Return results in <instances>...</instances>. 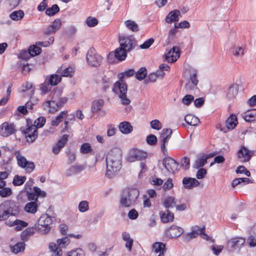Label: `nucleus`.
I'll return each instance as SVG.
<instances>
[{"mask_svg":"<svg viewBox=\"0 0 256 256\" xmlns=\"http://www.w3.org/2000/svg\"><path fill=\"white\" fill-rule=\"evenodd\" d=\"M136 73L134 69H130L118 74L119 80L116 82L112 88V92L118 96L121 103L124 105H128L130 103V100L127 98L126 94L128 86L124 80L126 77L129 78L133 76Z\"/></svg>","mask_w":256,"mask_h":256,"instance_id":"obj_1","label":"nucleus"},{"mask_svg":"<svg viewBox=\"0 0 256 256\" xmlns=\"http://www.w3.org/2000/svg\"><path fill=\"white\" fill-rule=\"evenodd\" d=\"M112 152L109 153L106 158V175L110 178L116 176L121 168L120 154H118L116 156H114Z\"/></svg>","mask_w":256,"mask_h":256,"instance_id":"obj_2","label":"nucleus"},{"mask_svg":"<svg viewBox=\"0 0 256 256\" xmlns=\"http://www.w3.org/2000/svg\"><path fill=\"white\" fill-rule=\"evenodd\" d=\"M19 213L18 206L13 200H6L0 204V222L7 220L10 216Z\"/></svg>","mask_w":256,"mask_h":256,"instance_id":"obj_3","label":"nucleus"},{"mask_svg":"<svg viewBox=\"0 0 256 256\" xmlns=\"http://www.w3.org/2000/svg\"><path fill=\"white\" fill-rule=\"evenodd\" d=\"M138 196L139 191L136 188L124 190L120 200V207L129 208L134 206Z\"/></svg>","mask_w":256,"mask_h":256,"instance_id":"obj_4","label":"nucleus"},{"mask_svg":"<svg viewBox=\"0 0 256 256\" xmlns=\"http://www.w3.org/2000/svg\"><path fill=\"white\" fill-rule=\"evenodd\" d=\"M198 236H200L203 239L208 240V236L205 234V227L204 226L202 227L198 226H193L192 228V232L184 236V240L187 242H190L191 240L197 238Z\"/></svg>","mask_w":256,"mask_h":256,"instance_id":"obj_5","label":"nucleus"},{"mask_svg":"<svg viewBox=\"0 0 256 256\" xmlns=\"http://www.w3.org/2000/svg\"><path fill=\"white\" fill-rule=\"evenodd\" d=\"M246 242L242 237H234L228 240L226 248L229 252H238Z\"/></svg>","mask_w":256,"mask_h":256,"instance_id":"obj_6","label":"nucleus"},{"mask_svg":"<svg viewBox=\"0 0 256 256\" xmlns=\"http://www.w3.org/2000/svg\"><path fill=\"white\" fill-rule=\"evenodd\" d=\"M119 42L120 46H122L127 52L134 49L137 46V42L133 36H120Z\"/></svg>","mask_w":256,"mask_h":256,"instance_id":"obj_7","label":"nucleus"},{"mask_svg":"<svg viewBox=\"0 0 256 256\" xmlns=\"http://www.w3.org/2000/svg\"><path fill=\"white\" fill-rule=\"evenodd\" d=\"M15 156L19 166L24 168L28 172H30L34 170V164L33 162L28 161L26 158L22 156L20 152H16Z\"/></svg>","mask_w":256,"mask_h":256,"instance_id":"obj_8","label":"nucleus"},{"mask_svg":"<svg viewBox=\"0 0 256 256\" xmlns=\"http://www.w3.org/2000/svg\"><path fill=\"white\" fill-rule=\"evenodd\" d=\"M102 59V58L98 54L94 48L90 49L87 52V62L92 66H99L101 64Z\"/></svg>","mask_w":256,"mask_h":256,"instance_id":"obj_9","label":"nucleus"},{"mask_svg":"<svg viewBox=\"0 0 256 256\" xmlns=\"http://www.w3.org/2000/svg\"><path fill=\"white\" fill-rule=\"evenodd\" d=\"M26 196L29 200H34L38 202V198H45L46 196V193L44 190H42L39 188L34 186L32 189L26 190Z\"/></svg>","mask_w":256,"mask_h":256,"instance_id":"obj_10","label":"nucleus"},{"mask_svg":"<svg viewBox=\"0 0 256 256\" xmlns=\"http://www.w3.org/2000/svg\"><path fill=\"white\" fill-rule=\"evenodd\" d=\"M162 164L168 172L172 174H174L178 171L179 166L178 163L169 156L166 157L163 159Z\"/></svg>","mask_w":256,"mask_h":256,"instance_id":"obj_11","label":"nucleus"},{"mask_svg":"<svg viewBox=\"0 0 256 256\" xmlns=\"http://www.w3.org/2000/svg\"><path fill=\"white\" fill-rule=\"evenodd\" d=\"M16 131L13 124L7 122L2 123L0 126V135L4 137L8 136Z\"/></svg>","mask_w":256,"mask_h":256,"instance_id":"obj_12","label":"nucleus"},{"mask_svg":"<svg viewBox=\"0 0 256 256\" xmlns=\"http://www.w3.org/2000/svg\"><path fill=\"white\" fill-rule=\"evenodd\" d=\"M184 232L182 228L176 225H172L166 230V234L170 238H178Z\"/></svg>","mask_w":256,"mask_h":256,"instance_id":"obj_13","label":"nucleus"},{"mask_svg":"<svg viewBox=\"0 0 256 256\" xmlns=\"http://www.w3.org/2000/svg\"><path fill=\"white\" fill-rule=\"evenodd\" d=\"M147 157V153L139 150H133L130 152L129 160L134 162L135 160H142Z\"/></svg>","mask_w":256,"mask_h":256,"instance_id":"obj_14","label":"nucleus"},{"mask_svg":"<svg viewBox=\"0 0 256 256\" xmlns=\"http://www.w3.org/2000/svg\"><path fill=\"white\" fill-rule=\"evenodd\" d=\"M180 56V50L178 47L173 46L166 54V59L168 62H176Z\"/></svg>","mask_w":256,"mask_h":256,"instance_id":"obj_15","label":"nucleus"},{"mask_svg":"<svg viewBox=\"0 0 256 256\" xmlns=\"http://www.w3.org/2000/svg\"><path fill=\"white\" fill-rule=\"evenodd\" d=\"M252 152L249 150L246 147L242 146L238 152V157L242 162H246L250 160Z\"/></svg>","mask_w":256,"mask_h":256,"instance_id":"obj_16","label":"nucleus"},{"mask_svg":"<svg viewBox=\"0 0 256 256\" xmlns=\"http://www.w3.org/2000/svg\"><path fill=\"white\" fill-rule=\"evenodd\" d=\"M42 108L45 110H47L49 113H54L56 112L60 108L57 102L54 98L51 100H47L42 104Z\"/></svg>","mask_w":256,"mask_h":256,"instance_id":"obj_17","label":"nucleus"},{"mask_svg":"<svg viewBox=\"0 0 256 256\" xmlns=\"http://www.w3.org/2000/svg\"><path fill=\"white\" fill-rule=\"evenodd\" d=\"M24 134L28 138L27 140L28 142H32L38 136L37 129L33 125L28 126L24 131Z\"/></svg>","mask_w":256,"mask_h":256,"instance_id":"obj_18","label":"nucleus"},{"mask_svg":"<svg viewBox=\"0 0 256 256\" xmlns=\"http://www.w3.org/2000/svg\"><path fill=\"white\" fill-rule=\"evenodd\" d=\"M172 133L171 129H164L160 134V147H166Z\"/></svg>","mask_w":256,"mask_h":256,"instance_id":"obj_19","label":"nucleus"},{"mask_svg":"<svg viewBox=\"0 0 256 256\" xmlns=\"http://www.w3.org/2000/svg\"><path fill=\"white\" fill-rule=\"evenodd\" d=\"M182 184L184 188L188 190L192 189L194 187L198 186L200 182L195 178L184 177L182 179Z\"/></svg>","mask_w":256,"mask_h":256,"instance_id":"obj_20","label":"nucleus"},{"mask_svg":"<svg viewBox=\"0 0 256 256\" xmlns=\"http://www.w3.org/2000/svg\"><path fill=\"white\" fill-rule=\"evenodd\" d=\"M62 25L61 20L58 19H56L45 30L44 34H50L56 33L60 28Z\"/></svg>","mask_w":256,"mask_h":256,"instance_id":"obj_21","label":"nucleus"},{"mask_svg":"<svg viewBox=\"0 0 256 256\" xmlns=\"http://www.w3.org/2000/svg\"><path fill=\"white\" fill-rule=\"evenodd\" d=\"M180 12L178 10H174L170 12L165 18V21L168 24L174 22L175 24L179 20Z\"/></svg>","mask_w":256,"mask_h":256,"instance_id":"obj_22","label":"nucleus"},{"mask_svg":"<svg viewBox=\"0 0 256 256\" xmlns=\"http://www.w3.org/2000/svg\"><path fill=\"white\" fill-rule=\"evenodd\" d=\"M68 135L64 134L62 138L58 140L57 144L54 146L52 148V152L55 154H58L62 148L66 143Z\"/></svg>","mask_w":256,"mask_h":256,"instance_id":"obj_23","label":"nucleus"},{"mask_svg":"<svg viewBox=\"0 0 256 256\" xmlns=\"http://www.w3.org/2000/svg\"><path fill=\"white\" fill-rule=\"evenodd\" d=\"M238 86L237 84H232L228 89L226 98L228 100H234L238 94Z\"/></svg>","mask_w":256,"mask_h":256,"instance_id":"obj_24","label":"nucleus"},{"mask_svg":"<svg viewBox=\"0 0 256 256\" xmlns=\"http://www.w3.org/2000/svg\"><path fill=\"white\" fill-rule=\"evenodd\" d=\"M118 128L120 132L124 134L130 133L133 130L130 124L128 122H123L120 124Z\"/></svg>","mask_w":256,"mask_h":256,"instance_id":"obj_25","label":"nucleus"},{"mask_svg":"<svg viewBox=\"0 0 256 256\" xmlns=\"http://www.w3.org/2000/svg\"><path fill=\"white\" fill-rule=\"evenodd\" d=\"M160 215L162 221L164 223L172 222L174 218V214L170 212L168 210L166 212H160Z\"/></svg>","mask_w":256,"mask_h":256,"instance_id":"obj_26","label":"nucleus"},{"mask_svg":"<svg viewBox=\"0 0 256 256\" xmlns=\"http://www.w3.org/2000/svg\"><path fill=\"white\" fill-rule=\"evenodd\" d=\"M152 248L155 253H160L158 256L163 255L166 252V244L162 242H156L152 245Z\"/></svg>","mask_w":256,"mask_h":256,"instance_id":"obj_27","label":"nucleus"},{"mask_svg":"<svg viewBox=\"0 0 256 256\" xmlns=\"http://www.w3.org/2000/svg\"><path fill=\"white\" fill-rule=\"evenodd\" d=\"M20 0H0V2L2 3L5 8L12 10L15 8L19 4Z\"/></svg>","mask_w":256,"mask_h":256,"instance_id":"obj_28","label":"nucleus"},{"mask_svg":"<svg viewBox=\"0 0 256 256\" xmlns=\"http://www.w3.org/2000/svg\"><path fill=\"white\" fill-rule=\"evenodd\" d=\"M242 117L246 122L256 120V109L248 110L242 114Z\"/></svg>","mask_w":256,"mask_h":256,"instance_id":"obj_29","label":"nucleus"},{"mask_svg":"<svg viewBox=\"0 0 256 256\" xmlns=\"http://www.w3.org/2000/svg\"><path fill=\"white\" fill-rule=\"evenodd\" d=\"M190 82H189L186 84L187 88L192 89V87L196 86L198 82L197 78L196 72L194 70H192L190 74Z\"/></svg>","mask_w":256,"mask_h":256,"instance_id":"obj_30","label":"nucleus"},{"mask_svg":"<svg viewBox=\"0 0 256 256\" xmlns=\"http://www.w3.org/2000/svg\"><path fill=\"white\" fill-rule=\"evenodd\" d=\"M104 104V100L99 99L94 100L92 104L91 111L92 113H96L100 110Z\"/></svg>","mask_w":256,"mask_h":256,"instance_id":"obj_31","label":"nucleus"},{"mask_svg":"<svg viewBox=\"0 0 256 256\" xmlns=\"http://www.w3.org/2000/svg\"><path fill=\"white\" fill-rule=\"evenodd\" d=\"M34 228L40 233L46 234L49 232L50 230V225H46L44 224H40L38 222L34 224Z\"/></svg>","mask_w":256,"mask_h":256,"instance_id":"obj_32","label":"nucleus"},{"mask_svg":"<svg viewBox=\"0 0 256 256\" xmlns=\"http://www.w3.org/2000/svg\"><path fill=\"white\" fill-rule=\"evenodd\" d=\"M38 205L36 202H30L27 203L24 208V210L28 213L32 214H35L38 210Z\"/></svg>","mask_w":256,"mask_h":256,"instance_id":"obj_33","label":"nucleus"},{"mask_svg":"<svg viewBox=\"0 0 256 256\" xmlns=\"http://www.w3.org/2000/svg\"><path fill=\"white\" fill-rule=\"evenodd\" d=\"M127 56V52L122 47L117 48L114 52L115 57L120 61L125 60Z\"/></svg>","mask_w":256,"mask_h":256,"instance_id":"obj_34","label":"nucleus"},{"mask_svg":"<svg viewBox=\"0 0 256 256\" xmlns=\"http://www.w3.org/2000/svg\"><path fill=\"white\" fill-rule=\"evenodd\" d=\"M176 199L171 196L166 197L163 200L162 205L166 208H172L176 206Z\"/></svg>","mask_w":256,"mask_h":256,"instance_id":"obj_35","label":"nucleus"},{"mask_svg":"<svg viewBox=\"0 0 256 256\" xmlns=\"http://www.w3.org/2000/svg\"><path fill=\"white\" fill-rule=\"evenodd\" d=\"M237 124L236 117L234 114H231L226 122V126L228 130H232L234 128Z\"/></svg>","mask_w":256,"mask_h":256,"instance_id":"obj_36","label":"nucleus"},{"mask_svg":"<svg viewBox=\"0 0 256 256\" xmlns=\"http://www.w3.org/2000/svg\"><path fill=\"white\" fill-rule=\"evenodd\" d=\"M184 120L189 125L196 126L200 122V120L192 114H188L185 116Z\"/></svg>","mask_w":256,"mask_h":256,"instance_id":"obj_37","label":"nucleus"},{"mask_svg":"<svg viewBox=\"0 0 256 256\" xmlns=\"http://www.w3.org/2000/svg\"><path fill=\"white\" fill-rule=\"evenodd\" d=\"M49 248L52 252V256H62V252L61 248L57 246V244L54 242L50 243Z\"/></svg>","mask_w":256,"mask_h":256,"instance_id":"obj_38","label":"nucleus"},{"mask_svg":"<svg viewBox=\"0 0 256 256\" xmlns=\"http://www.w3.org/2000/svg\"><path fill=\"white\" fill-rule=\"evenodd\" d=\"M54 218H52L48 214H42L38 219V222L40 224H44L50 226L52 224Z\"/></svg>","mask_w":256,"mask_h":256,"instance_id":"obj_39","label":"nucleus"},{"mask_svg":"<svg viewBox=\"0 0 256 256\" xmlns=\"http://www.w3.org/2000/svg\"><path fill=\"white\" fill-rule=\"evenodd\" d=\"M124 24L126 28L133 32H137L140 30L138 24L134 20H128Z\"/></svg>","mask_w":256,"mask_h":256,"instance_id":"obj_40","label":"nucleus"},{"mask_svg":"<svg viewBox=\"0 0 256 256\" xmlns=\"http://www.w3.org/2000/svg\"><path fill=\"white\" fill-rule=\"evenodd\" d=\"M61 76L58 74H52L49 78H47L48 82L52 86L58 84L61 80Z\"/></svg>","mask_w":256,"mask_h":256,"instance_id":"obj_41","label":"nucleus"},{"mask_svg":"<svg viewBox=\"0 0 256 256\" xmlns=\"http://www.w3.org/2000/svg\"><path fill=\"white\" fill-rule=\"evenodd\" d=\"M24 16V12L22 10H16L12 12L10 15V18L14 20H18L22 19Z\"/></svg>","mask_w":256,"mask_h":256,"instance_id":"obj_42","label":"nucleus"},{"mask_svg":"<svg viewBox=\"0 0 256 256\" xmlns=\"http://www.w3.org/2000/svg\"><path fill=\"white\" fill-rule=\"evenodd\" d=\"M26 180L25 176H20L18 174L16 175L12 180V184L15 186H20L24 184Z\"/></svg>","mask_w":256,"mask_h":256,"instance_id":"obj_43","label":"nucleus"},{"mask_svg":"<svg viewBox=\"0 0 256 256\" xmlns=\"http://www.w3.org/2000/svg\"><path fill=\"white\" fill-rule=\"evenodd\" d=\"M250 182V180L248 178H236L234 179L232 183V187H235L238 185L241 184H248Z\"/></svg>","mask_w":256,"mask_h":256,"instance_id":"obj_44","label":"nucleus"},{"mask_svg":"<svg viewBox=\"0 0 256 256\" xmlns=\"http://www.w3.org/2000/svg\"><path fill=\"white\" fill-rule=\"evenodd\" d=\"M136 78L139 80H144L147 74V70L146 69L142 67L139 69V70L135 73Z\"/></svg>","mask_w":256,"mask_h":256,"instance_id":"obj_45","label":"nucleus"},{"mask_svg":"<svg viewBox=\"0 0 256 256\" xmlns=\"http://www.w3.org/2000/svg\"><path fill=\"white\" fill-rule=\"evenodd\" d=\"M34 233V228H28L22 233L21 238L22 240L26 241L28 238Z\"/></svg>","mask_w":256,"mask_h":256,"instance_id":"obj_46","label":"nucleus"},{"mask_svg":"<svg viewBox=\"0 0 256 256\" xmlns=\"http://www.w3.org/2000/svg\"><path fill=\"white\" fill-rule=\"evenodd\" d=\"M102 90L106 91L110 87L112 82L110 78L104 76L102 78Z\"/></svg>","mask_w":256,"mask_h":256,"instance_id":"obj_47","label":"nucleus"},{"mask_svg":"<svg viewBox=\"0 0 256 256\" xmlns=\"http://www.w3.org/2000/svg\"><path fill=\"white\" fill-rule=\"evenodd\" d=\"M28 90H30V96L34 94V90L32 86V84L27 82L22 84L20 92H24Z\"/></svg>","mask_w":256,"mask_h":256,"instance_id":"obj_48","label":"nucleus"},{"mask_svg":"<svg viewBox=\"0 0 256 256\" xmlns=\"http://www.w3.org/2000/svg\"><path fill=\"white\" fill-rule=\"evenodd\" d=\"M60 11L58 6L56 4H53L50 8L46 9V14L48 16H52L57 14Z\"/></svg>","mask_w":256,"mask_h":256,"instance_id":"obj_49","label":"nucleus"},{"mask_svg":"<svg viewBox=\"0 0 256 256\" xmlns=\"http://www.w3.org/2000/svg\"><path fill=\"white\" fill-rule=\"evenodd\" d=\"M206 162V160L202 155L200 158H198V159L195 161L193 167L195 168H198L204 166Z\"/></svg>","mask_w":256,"mask_h":256,"instance_id":"obj_50","label":"nucleus"},{"mask_svg":"<svg viewBox=\"0 0 256 256\" xmlns=\"http://www.w3.org/2000/svg\"><path fill=\"white\" fill-rule=\"evenodd\" d=\"M180 167L184 170L189 169L190 167V159L188 157L184 156L182 158L178 164Z\"/></svg>","mask_w":256,"mask_h":256,"instance_id":"obj_51","label":"nucleus"},{"mask_svg":"<svg viewBox=\"0 0 256 256\" xmlns=\"http://www.w3.org/2000/svg\"><path fill=\"white\" fill-rule=\"evenodd\" d=\"M12 194V190L10 188L4 186L0 190V196L2 198L9 197Z\"/></svg>","mask_w":256,"mask_h":256,"instance_id":"obj_52","label":"nucleus"},{"mask_svg":"<svg viewBox=\"0 0 256 256\" xmlns=\"http://www.w3.org/2000/svg\"><path fill=\"white\" fill-rule=\"evenodd\" d=\"M14 224L16 226L15 228L17 231L21 230L22 228L26 227L28 225L26 222L20 220H14Z\"/></svg>","mask_w":256,"mask_h":256,"instance_id":"obj_53","label":"nucleus"},{"mask_svg":"<svg viewBox=\"0 0 256 256\" xmlns=\"http://www.w3.org/2000/svg\"><path fill=\"white\" fill-rule=\"evenodd\" d=\"M25 244L24 242L16 244L12 248V252L14 254H18L24 249Z\"/></svg>","mask_w":256,"mask_h":256,"instance_id":"obj_54","label":"nucleus"},{"mask_svg":"<svg viewBox=\"0 0 256 256\" xmlns=\"http://www.w3.org/2000/svg\"><path fill=\"white\" fill-rule=\"evenodd\" d=\"M78 208L81 212L88 211L89 209L88 202L86 200L81 201L78 204Z\"/></svg>","mask_w":256,"mask_h":256,"instance_id":"obj_55","label":"nucleus"},{"mask_svg":"<svg viewBox=\"0 0 256 256\" xmlns=\"http://www.w3.org/2000/svg\"><path fill=\"white\" fill-rule=\"evenodd\" d=\"M57 246L61 248H65L69 244L70 240L68 237L65 236L62 238L58 239L57 240Z\"/></svg>","mask_w":256,"mask_h":256,"instance_id":"obj_56","label":"nucleus"},{"mask_svg":"<svg viewBox=\"0 0 256 256\" xmlns=\"http://www.w3.org/2000/svg\"><path fill=\"white\" fill-rule=\"evenodd\" d=\"M177 28H176V25L174 24V26L168 32V38H167V44H168L170 43V41L172 40L177 33Z\"/></svg>","mask_w":256,"mask_h":256,"instance_id":"obj_57","label":"nucleus"},{"mask_svg":"<svg viewBox=\"0 0 256 256\" xmlns=\"http://www.w3.org/2000/svg\"><path fill=\"white\" fill-rule=\"evenodd\" d=\"M92 152L91 146L88 143H84L80 146V152L84 154H86Z\"/></svg>","mask_w":256,"mask_h":256,"instance_id":"obj_58","label":"nucleus"},{"mask_svg":"<svg viewBox=\"0 0 256 256\" xmlns=\"http://www.w3.org/2000/svg\"><path fill=\"white\" fill-rule=\"evenodd\" d=\"M46 123V118L44 117L41 116L36 119L34 122V126H36V128H42Z\"/></svg>","mask_w":256,"mask_h":256,"instance_id":"obj_59","label":"nucleus"},{"mask_svg":"<svg viewBox=\"0 0 256 256\" xmlns=\"http://www.w3.org/2000/svg\"><path fill=\"white\" fill-rule=\"evenodd\" d=\"M29 50L32 56L39 54L41 52V48L37 46H33L29 48Z\"/></svg>","mask_w":256,"mask_h":256,"instance_id":"obj_60","label":"nucleus"},{"mask_svg":"<svg viewBox=\"0 0 256 256\" xmlns=\"http://www.w3.org/2000/svg\"><path fill=\"white\" fill-rule=\"evenodd\" d=\"M68 256H84V252L81 248H77L70 251Z\"/></svg>","mask_w":256,"mask_h":256,"instance_id":"obj_61","label":"nucleus"},{"mask_svg":"<svg viewBox=\"0 0 256 256\" xmlns=\"http://www.w3.org/2000/svg\"><path fill=\"white\" fill-rule=\"evenodd\" d=\"M146 142L150 146H154L157 142V138L154 134H150L146 138Z\"/></svg>","mask_w":256,"mask_h":256,"instance_id":"obj_62","label":"nucleus"},{"mask_svg":"<svg viewBox=\"0 0 256 256\" xmlns=\"http://www.w3.org/2000/svg\"><path fill=\"white\" fill-rule=\"evenodd\" d=\"M150 126L152 128L160 130L162 128L161 122L158 120H152L150 122Z\"/></svg>","mask_w":256,"mask_h":256,"instance_id":"obj_63","label":"nucleus"},{"mask_svg":"<svg viewBox=\"0 0 256 256\" xmlns=\"http://www.w3.org/2000/svg\"><path fill=\"white\" fill-rule=\"evenodd\" d=\"M154 42V39L150 38L146 40L140 46V47L142 49H146L149 48Z\"/></svg>","mask_w":256,"mask_h":256,"instance_id":"obj_64","label":"nucleus"}]
</instances>
